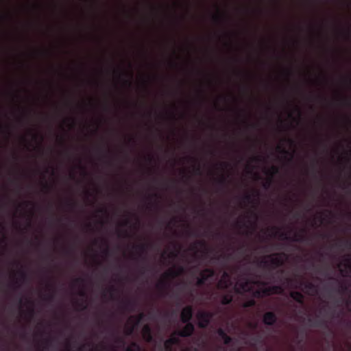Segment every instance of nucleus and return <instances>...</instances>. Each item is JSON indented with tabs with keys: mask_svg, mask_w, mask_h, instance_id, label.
Returning a JSON list of instances; mask_svg holds the SVG:
<instances>
[{
	"mask_svg": "<svg viewBox=\"0 0 351 351\" xmlns=\"http://www.w3.org/2000/svg\"><path fill=\"white\" fill-rule=\"evenodd\" d=\"M285 260V254L283 253H276L271 254L265 258H263L261 262V266L263 267H271L272 268H276L282 266L284 264Z\"/></svg>",
	"mask_w": 351,
	"mask_h": 351,
	"instance_id": "obj_1",
	"label": "nucleus"
},
{
	"mask_svg": "<svg viewBox=\"0 0 351 351\" xmlns=\"http://www.w3.org/2000/svg\"><path fill=\"white\" fill-rule=\"evenodd\" d=\"M214 313L210 311H200L197 312L196 317L198 320V326L200 328H206L210 324Z\"/></svg>",
	"mask_w": 351,
	"mask_h": 351,
	"instance_id": "obj_2",
	"label": "nucleus"
},
{
	"mask_svg": "<svg viewBox=\"0 0 351 351\" xmlns=\"http://www.w3.org/2000/svg\"><path fill=\"white\" fill-rule=\"evenodd\" d=\"M180 274V272L174 269H169L168 271L164 273L162 279H161L156 287L159 289H166L169 287L167 282L168 279H173L177 277Z\"/></svg>",
	"mask_w": 351,
	"mask_h": 351,
	"instance_id": "obj_3",
	"label": "nucleus"
},
{
	"mask_svg": "<svg viewBox=\"0 0 351 351\" xmlns=\"http://www.w3.org/2000/svg\"><path fill=\"white\" fill-rule=\"evenodd\" d=\"M250 217H252L254 221L252 222L250 221H245L243 218L238 219L235 222V226L238 228H247L248 226H252L253 228L256 227V221H258L259 216L254 211H252L250 213Z\"/></svg>",
	"mask_w": 351,
	"mask_h": 351,
	"instance_id": "obj_4",
	"label": "nucleus"
},
{
	"mask_svg": "<svg viewBox=\"0 0 351 351\" xmlns=\"http://www.w3.org/2000/svg\"><path fill=\"white\" fill-rule=\"evenodd\" d=\"M215 276V271L213 269L206 268L199 273V277L197 280L196 285L198 287H202L206 282Z\"/></svg>",
	"mask_w": 351,
	"mask_h": 351,
	"instance_id": "obj_5",
	"label": "nucleus"
},
{
	"mask_svg": "<svg viewBox=\"0 0 351 351\" xmlns=\"http://www.w3.org/2000/svg\"><path fill=\"white\" fill-rule=\"evenodd\" d=\"M185 324V326L182 330L176 331L174 334L181 337H191L195 332V326L192 322Z\"/></svg>",
	"mask_w": 351,
	"mask_h": 351,
	"instance_id": "obj_6",
	"label": "nucleus"
},
{
	"mask_svg": "<svg viewBox=\"0 0 351 351\" xmlns=\"http://www.w3.org/2000/svg\"><path fill=\"white\" fill-rule=\"evenodd\" d=\"M251 284L252 282L247 278H243L237 283L234 287L235 292L241 293L250 291L251 290Z\"/></svg>",
	"mask_w": 351,
	"mask_h": 351,
	"instance_id": "obj_7",
	"label": "nucleus"
},
{
	"mask_svg": "<svg viewBox=\"0 0 351 351\" xmlns=\"http://www.w3.org/2000/svg\"><path fill=\"white\" fill-rule=\"evenodd\" d=\"M193 315V308L192 306H186L181 311L180 319L182 323L191 322Z\"/></svg>",
	"mask_w": 351,
	"mask_h": 351,
	"instance_id": "obj_8",
	"label": "nucleus"
},
{
	"mask_svg": "<svg viewBox=\"0 0 351 351\" xmlns=\"http://www.w3.org/2000/svg\"><path fill=\"white\" fill-rule=\"evenodd\" d=\"M232 284L228 273L225 271L219 281L217 287L220 289L226 290L232 286Z\"/></svg>",
	"mask_w": 351,
	"mask_h": 351,
	"instance_id": "obj_9",
	"label": "nucleus"
},
{
	"mask_svg": "<svg viewBox=\"0 0 351 351\" xmlns=\"http://www.w3.org/2000/svg\"><path fill=\"white\" fill-rule=\"evenodd\" d=\"M131 216H134L135 217L136 222L138 223H139V219L137 216L130 212H126L125 217L118 222V226L119 228L131 227L132 225V219L130 218Z\"/></svg>",
	"mask_w": 351,
	"mask_h": 351,
	"instance_id": "obj_10",
	"label": "nucleus"
},
{
	"mask_svg": "<svg viewBox=\"0 0 351 351\" xmlns=\"http://www.w3.org/2000/svg\"><path fill=\"white\" fill-rule=\"evenodd\" d=\"M277 321V316L273 311L266 312L263 317V322L265 325L273 326Z\"/></svg>",
	"mask_w": 351,
	"mask_h": 351,
	"instance_id": "obj_11",
	"label": "nucleus"
},
{
	"mask_svg": "<svg viewBox=\"0 0 351 351\" xmlns=\"http://www.w3.org/2000/svg\"><path fill=\"white\" fill-rule=\"evenodd\" d=\"M279 169L276 166H272L269 169L266 171V173L269 176L265 182L263 183V187L268 189L272 182L273 177L275 174L278 173Z\"/></svg>",
	"mask_w": 351,
	"mask_h": 351,
	"instance_id": "obj_12",
	"label": "nucleus"
},
{
	"mask_svg": "<svg viewBox=\"0 0 351 351\" xmlns=\"http://www.w3.org/2000/svg\"><path fill=\"white\" fill-rule=\"evenodd\" d=\"M173 333L170 338L167 339L164 343L165 349L166 351H173V346L178 345L180 343V340Z\"/></svg>",
	"mask_w": 351,
	"mask_h": 351,
	"instance_id": "obj_13",
	"label": "nucleus"
},
{
	"mask_svg": "<svg viewBox=\"0 0 351 351\" xmlns=\"http://www.w3.org/2000/svg\"><path fill=\"white\" fill-rule=\"evenodd\" d=\"M64 219L69 220V217ZM64 219L62 217H55L54 215H51L46 219V223L51 227L56 226V225H62Z\"/></svg>",
	"mask_w": 351,
	"mask_h": 351,
	"instance_id": "obj_14",
	"label": "nucleus"
},
{
	"mask_svg": "<svg viewBox=\"0 0 351 351\" xmlns=\"http://www.w3.org/2000/svg\"><path fill=\"white\" fill-rule=\"evenodd\" d=\"M145 317V314L143 313H141L136 317H131L130 319H135V322L134 326H128L125 329L126 335H131L134 330V327L138 326L141 321Z\"/></svg>",
	"mask_w": 351,
	"mask_h": 351,
	"instance_id": "obj_15",
	"label": "nucleus"
},
{
	"mask_svg": "<svg viewBox=\"0 0 351 351\" xmlns=\"http://www.w3.org/2000/svg\"><path fill=\"white\" fill-rule=\"evenodd\" d=\"M300 286L303 287L304 290L307 291L308 294H310V291L313 293H317V286L311 282H304L302 281L300 282Z\"/></svg>",
	"mask_w": 351,
	"mask_h": 351,
	"instance_id": "obj_16",
	"label": "nucleus"
},
{
	"mask_svg": "<svg viewBox=\"0 0 351 351\" xmlns=\"http://www.w3.org/2000/svg\"><path fill=\"white\" fill-rule=\"evenodd\" d=\"M290 297L298 304L303 305L304 304V295L296 291H291L289 294Z\"/></svg>",
	"mask_w": 351,
	"mask_h": 351,
	"instance_id": "obj_17",
	"label": "nucleus"
},
{
	"mask_svg": "<svg viewBox=\"0 0 351 351\" xmlns=\"http://www.w3.org/2000/svg\"><path fill=\"white\" fill-rule=\"evenodd\" d=\"M331 280H334L339 284V289H337V292L340 294H344L348 291H350V285H347L343 282H339L338 280L330 278Z\"/></svg>",
	"mask_w": 351,
	"mask_h": 351,
	"instance_id": "obj_18",
	"label": "nucleus"
},
{
	"mask_svg": "<svg viewBox=\"0 0 351 351\" xmlns=\"http://www.w3.org/2000/svg\"><path fill=\"white\" fill-rule=\"evenodd\" d=\"M122 303L124 309L130 311H133L136 306V301L134 300L128 299L123 301Z\"/></svg>",
	"mask_w": 351,
	"mask_h": 351,
	"instance_id": "obj_19",
	"label": "nucleus"
},
{
	"mask_svg": "<svg viewBox=\"0 0 351 351\" xmlns=\"http://www.w3.org/2000/svg\"><path fill=\"white\" fill-rule=\"evenodd\" d=\"M143 335L144 339L147 342H151L153 340L152 329L149 325H145L143 328Z\"/></svg>",
	"mask_w": 351,
	"mask_h": 351,
	"instance_id": "obj_20",
	"label": "nucleus"
},
{
	"mask_svg": "<svg viewBox=\"0 0 351 351\" xmlns=\"http://www.w3.org/2000/svg\"><path fill=\"white\" fill-rule=\"evenodd\" d=\"M217 335L223 340V343L226 345L230 344L232 341V339L228 336L226 332L222 328L217 330Z\"/></svg>",
	"mask_w": 351,
	"mask_h": 351,
	"instance_id": "obj_21",
	"label": "nucleus"
},
{
	"mask_svg": "<svg viewBox=\"0 0 351 351\" xmlns=\"http://www.w3.org/2000/svg\"><path fill=\"white\" fill-rule=\"evenodd\" d=\"M232 300L233 297L231 293L224 294L221 297V303L223 305H228L232 302Z\"/></svg>",
	"mask_w": 351,
	"mask_h": 351,
	"instance_id": "obj_22",
	"label": "nucleus"
},
{
	"mask_svg": "<svg viewBox=\"0 0 351 351\" xmlns=\"http://www.w3.org/2000/svg\"><path fill=\"white\" fill-rule=\"evenodd\" d=\"M271 295L274 293H281L283 291L282 287L280 285H273L270 286Z\"/></svg>",
	"mask_w": 351,
	"mask_h": 351,
	"instance_id": "obj_23",
	"label": "nucleus"
},
{
	"mask_svg": "<svg viewBox=\"0 0 351 351\" xmlns=\"http://www.w3.org/2000/svg\"><path fill=\"white\" fill-rule=\"evenodd\" d=\"M308 321L309 323H311V324L312 326H322L326 325L325 322L322 319H317V320L314 321L313 319L309 318L308 319Z\"/></svg>",
	"mask_w": 351,
	"mask_h": 351,
	"instance_id": "obj_24",
	"label": "nucleus"
},
{
	"mask_svg": "<svg viewBox=\"0 0 351 351\" xmlns=\"http://www.w3.org/2000/svg\"><path fill=\"white\" fill-rule=\"evenodd\" d=\"M117 291L116 288L114 286H111L108 289H105L103 291V295L105 297L107 293H110V298L114 299V295L115 291Z\"/></svg>",
	"mask_w": 351,
	"mask_h": 351,
	"instance_id": "obj_25",
	"label": "nucleus"
},
{
	"mask_svg": "<svg viewBox=\"0 0 351 351\" xmlns=\"http://www.w3.org/2000/svg\"><path fill=\"white\" fill-rule=\"evenodd\" d=\"M277 149L280 153H282L285 155H289L290 156V160L293 158V154L289 153L287 149L285 148H282L281 146H278Z\"/></svg>",
	"mask_w": 351,
	"mask_h": 351,
	"instance_id": "obj_26",
	"label": "nucleus"
},
{
	"mask_svg": "<svg viewBox=\"0 0 351 351\" xmlns=\"http://www.w3.org/2000/svg\"><path fill=\"white\" fill-rule=\"evenodd\" d=\"M55 292L53 291L51 293L45 295L43 300L47 302H52L54 300Z\"/></svg>",
	"mask_w": 351,
	"mask_h": 351,
	"instance_id": "obj_27",
	"label": "nucleus"
},
{
	"mask_svg": "<svg viewBox=\"0 0 351 351\" xmlns=\"http://www.w3.org/2000/svg\"><path fill=\"white\" fill-rule=\"evenodd\" d=\"M218 184L222 186H226L228 182L227 177L225 176H221L218 180H217Z\"/></svg>",
	"mask_w": 351,
	"mask_h": 351,
	"instance_id": "obj_28",
	"label": "nucleus"
},
{
	"mask_svg": "<svg viewBox=\"0 0 351 351\" xmlns=\"http://www.w3.org/2000/svg\"><path fill=\"white\" fill-rule=\"evenodd\" d=\"M97 213L104 215L106 218H108L110 215L108 210L105 208H99L97 209Z\"/></svg>",
	"mask_w": 351,
	"mask_h": 351,
	"instance_id": "obj_29",
	"label": "nucleus"
},
{
	"mask_svg": "<svg viewBox=\"0 0 351 351\" xmlns=\"http://www.w3.org/2000/svg\"><path fill=\"white\" fill-rule=\"evenodd\" d=\"M243 199L244 202H247V203H252L254 200V199L252 197V196L248 193L245 194L243 196Z\"/></svg>",
	"mask_w": 351,
	"mask_h": 351,
	"instance_id": "obj_30",
	"label": "nucleus"
},
{
	"mask_svg": "<svg viewBox=\"0 0 351 351\" xmlns=\"http://www.w3.org/2000/svg\"><path fill=\"white\" fill-rule=\"evenodd\" d=\"M256 304V301L254 300V299H251V300H247V302H245L244 303V307H253Z\"/></svg>",
	"mask_w": 351,
	"mask_h": 351,
	"instance_id": "obj_31",
	"label": "nucleus"
},
{
	"mask_svg": "<svg viewBox=\"0 0 351 351\" xmlns=\"http://www.w3.org/2000/svg\"><path fill=\"white\" fill-rule=\"evenodd\" d=\"M18 274L19 276V280L24 282L27 280V274L24 271H19Z\"/></svg>",
	"mask_w": 351,
	"mask_h": 351,
	"instance_id": "obj_32",
	"label": "nucleus"
},
{
	"mask_svg": "<svg viewBox=\"0 0 351 351\" xmlns=\"http://www.w3.org/2000/svg\"><path fill=\"white\" fill-rule=\"evenodd\" d=\"M67 206L71 208V209H73L75 208L76 206H77V202L73 201V199H69L68 202H67Z\"/></svg>",
	"mask_w": 351,
	"mask_h": 351,
	"instance_id": "obj_33",
	"label": "nucleus"
},
{
	"mask_svg": "<svg viewBox=\"0 0 351 351\" xmlns=\"http://www.w3.org/2000/svg\"><path fill=\"white\" fill-rule=\"evenodd\" d=\"M261 291H262L263 295H271L270 286L262 289Z\"/></svg>",
	"mask_w": 351,
	"mask_h": 351,
	"instance_id": "obj_34",
	"label": "nucleus"
},
{
	"mask_svg": "<svg viewBox=\"0 0 351 351\" xmlns=\"http://www.w3.org/2000/svg\"><path fill=\"white\" fill-rule=\"evenodd\" d=\"M319 222V223H322L325 220V217L323 216L322 213H320L318 216L315 217V221H317Z\"/></svg>",
	"mask_w": 351,
	"mask_h": 351,
	"instance_id": "obj_35",
	"label": "nucleus"
},
{
	"mask_svg": "<svg viewBox=\"0 0 351 351\" xmlns=\"http://www.w3.org/2000/svg\"><path fill=\"white\" fill-rule=\"evenodd\" d=\"M33 215H34V211H33V210H32L30 211L29 214L26 216L27 217L26 220H27L28 226H30V224H31L32 218Z\"/></svg>",
	"mask_w": 351,
	"mask_h": 351,
	"instance_id": "obj_36",
	"label": "nucleus"
},
{
	"mask_svg": "<svg viewBox=\"0 0 351 351\" xmlns=\"http://www.w3.org/2000/svg\"><path fill=\"white\" fill-rule=\"evenodd\" d=\"M213 19L216 22H221L223 19V16L221 14L213 16Z\"/></svg>",
	"mask_w": 351,
	"mask_h": 351,
	"instance_id": "obj_37",
	"label": "nucleus"
},
{
	"mask_svg": "<svg viewBox=\"0 0 351 351\" xmlns=\"http://www.w3.org/2000/svg\"><path fill=\"white\" fill-rule=\"evenodd\" d=\"M85 280L83 278H77L74 280V283L75 285H80L84 282Z\"/></svg>",
	"mask_w": 351,
	"mask_h": 351,
	"instance_id": "obj_38",
	"label": "nucleus"
},
{
	"mask_svg": "<svg viewBox=\"0 0 351 351\" xmlns=\"http://www.w3.org/2000/svg\"><path fill=\"white\" fill-rule=\"evenodd\" d=\"M293 217L295 219L298 220L299 219H300L302 217V213L299 211H296L293 214Z\"/></svg>",
	"mask_w": 351,
	"mask_h": 351,
	"instance_id": "obj_39",
	"label": "nucleus"
},
{
	"mask_svg": "<svg viewBox=\"0 0 351 351\" xmlns=\"http://www.w3.org/2000/svg\"><path fill=\"white\" fill-rule=\"evenodd\" d=\"M197 214L204 218L206 217V212L205 211L204 208H202V209L197 210Z\"/></svg>",
	"mask_w": 351,
	"mask_h": 351,
	"instance_id": "obj_40",
	"label": "nucleus"
},
{
	"mask_svg": "<svg viewBox=\"0 0 351 351\" xmlns=\"http://www.w3.org/2000/svg\"><path fill=\"white\" fill-rule=\"evenodd\" d=\"M254 295L256 298H262L263 296L261 289L256 291Z\"/></svg>",
	"mask_w": 351,
	"mask_h": 351,
	"instance_id": "obj_41",
	"label": "nucleus"
},
{
	"mask_svg": "<svg viewBox=\"0 0 351 351\" xmlns=\"http://www.w3.org/2000/svg\"><path fill=\"white\" fill-rule=\"evenodd\" d=\"M194 172L197 175H200L202 173V171H201V168H200L199 165L195 167Z\"/></svg>",
	"mask_w": 351,
	"mask_h": 351,
	"instance_id": "obj_42",
	"label": "nucleus"
},
{
	"mask_svg": "<svg viewBox=\"0 0 351 351\" xmlns=\"http://www.w3.org/2000/svg\"><path fill=\"white\" fill-rule=\"evenodd\" d=\"M25 206H32L33 207L35 206V204L33 202L31 201H25L23 202Z\"/></svg>",
	"mask_w": 351,
	"mask_h": 351,
	"instance_id": "obj_43",
	"label": "nucleus"
},
{
	"mask_svg": "<svg viewBox=\"0 0 351 351\" xmlns=\"http://www.w3.org/2000/svg\"><path fill=\"white\" fill-rule=\"evenodd\" d=\"M178 222V219L176 217H173L172 218L168 223V225H171V224H176V223Z\"/></svg>",
	"mask_w": 351,
	"mask_h": 351,
	"instance_id": "obj_44",
	"label": "nucleus"
},
{
	"mask_svg": "<svg viewBox=\"0 0 351 351\" xmlns=\"http://www.w3.org/2000/svg\"><path fill=\"white\" fill-rule=\"evenodd\" d=\"M76 304L78 306L81 307L82 310L86 308V305H84L83 302H81V303L77 302Z\"/></svg>",
	"mask_w": 351,
	"mask_h": 351,
	"instance_id": "obj_45",
	"label": "nucleus"
},
{
	"mask_svg": "<svg viewBox=\"0 0 351 351\" xmlns=\"http://www.w3.org/2000/svg\"><path fill=\"white\" fill-rule=\"evenodd\" d=\"M28 313L31 317H32L34 315V309L33 308H31L28 311Z\"/></svg>",
	"mask_w": 351,
	"mask_h": 351,
	"instance_id": "obj_46",
	"label": "nucleus"
},
{
	"mask_svg": "<svg viewBox=\"0 0 351 351\" xmlns=\"http://www.w3.org/2000/svg\"><path fill=\"white\" fill-rule=\"evenodd\" d=\"M115 341L117 343H124L123 339L122 338H121V337H117Z\"/></svg>",
	"mask_w": 351,
	"mask_h": 351,
	"instance_id": "obj_47",
	"label": "nucleus"
},
{
	"mask_svg": "<svg viewBox=\"0 0 351 351\" xmlns=\"http://www.w3.org/2000/svg\"><path fill=\"white\" fill-rule=\"evenodd\" d=\"M43 188L46 189L47 191H49L51 189V186L49 185L47 182H45L43 184Z\"/></svg>",
	"mask_w": 351,
	"mask_h": 351,
	"instance_id": "obj_48",
	"label": "nucleus"
},
{
	"mask_svg": "<svg viewBox=\"0 0 351 351\" xmlns=\"http://www.w3.org/2000/svg\"><path fill=\"white\" fill-rule=\"evenodd\" d=\"M252 161H256V162H259L261 160V157L260 156H254L252 158Z\"/></svg>",
	"mask_w": 351,
	"mask_h": 351,
	"instance_id": "obj_49",
	"label": "nucleus"
},
{
	"mask_svg": "<svg viewBox=\"0 0 351 351\" xmlns=\"http://www.w3.org/2000/svg\"><path fill=\"white\" fill-rule=\"evenodd\" d=\"M45 343L46 344V346H50L51 343V339H45Z\"/></svg>",
	"mask_w": 351,
	"mask_h": 351,
	"instance_id": "obj_50",
	"label": "nucleus"
},
{
	"mask_svg": "<svg viewBox=\"0 0 351 351\" xmlns=\"http://www.w3.org/2000/svg\"><path fill=\"white\" fill-rule=\"evenodd\" d=\"M344 80L349 84H351V78L350 77H346L344 78Z\"/></svg>",
	"mask_w": 351,
	"mask_h": 351,
	"instance_id": "obj_51",
	"label": "nucleus"
},
{
	"mask_svg": "<svg viewBox=\"0 0 351 351\" xmlns=\"http://www.w3.org/2000/svg\"><path fill=\"white\" fill-rule=\"evenodd\" d=\"M343 302V299L342 298H339V300H336V304H337V306H339V303H342Z\"/></svg>",
	"mask_w": 351,
	"mask_h": 351,
	"instance_id": "obj_52",
	"label": "nucleus"
},
{
	"mask_svg": "<svg viewBox=\"0 0 351 351\" xmlns=\"http://www.w3.org/2000/svg\"><path fill=\"white\" fill-rule=\"evenodd\" d=\"M79 295L82 297H85L86 296V293L84 291L82 290L79 292Z\"/></svg>",
	"mask_w": 351,
	"mask_h": 351,
	"instance_id": "obj_53",
	"label": "nucleus"
},
{
	"mask_svg": "<svg viewBox=\"0 0 351 351\" xmlns=\"http://www.w3.org/2000/svg\"><path fill=\"white\" fill-rule=\"evenodd\" d=\"M285 241H306L305 240H300V239H291V240H285Z\"/></svg>",
	"mask_w": 351,
	"mask_h": 351,
	"instance_id": "obj_54",
	"label": "nucleus"
},
{
	"mask_svg": "<svg viewBox=\"0 0 351 351\" xmlns=\"http://www.w3.org/2000/svg\"><path fill=\"white\" fill-rule=\"evenodd\" d=\"M124 83L127 84L128 86H130L132 85V82L130 80H125Z\"/></svg>",
	"mask_w": 351,
	"mask_h": 351,
	"instance_id": "obj_55",
	"label": "nucleus"
},
{
	"mask_svg": "<svg viewBox=\"0 0 351 351\" xmlns=\"http://www.w3.org/2000/svg\"><path fill=\"white\" fill-rule=\"evenodd\" d=\"M270 228H271L272 230H275V231H276V230H278L279 229V228H278V226H271V227H270Z\"/></svg>",
	"mask_w": 351,
	"mask_h": 351,
	"instance_id": "obj_56",
	"label": "nucleus"
},
{
	"mask_svg": "<svg viewBox=\"0 0 351 351\" xmlns=\"http://www.w3.org/2000/svg\"><path fill=\"white\" fill-rule=\"evenodd\" d=\"M343 101H344L345 104H346L347 106H350V102L348 99H343Z\"/></svg>",
	"mask_w": 351,
	"mask_h": 351,
	"instance_id": "obj_57",
	"label": "nucleus"
},
{
	"mask_svg": "<svg viewBox=\"0 0 351 351\" xmlns=\"http://www.w3.org/2000/svg\"><path fill=\"white\" fill-rule=\"evenodd\" d=\"M346 35L347 37H350V29H348L346 30Z\"/></svg>",
	"mask_w": 351,
	"mask_h": 351,
	"instance_id": "obj_58",
	"label": "nucleus"
},
{
	"mask_svg": "<svg viewBox=\"0 0 351 351\" xmlns=\"http://www.w3.org/2000/svg\"><path fill=\"white\" fill-rule=\"evenodd\" d=\"M152 197H156V198H158L159 197V195L158 193H153L152 195Z\"/></svg>",
	"mask_w": 351,
	"mask_h": 351,
	"instance_id": "obj_59",
	"label": "nucleus"
},
{
	"mask_svg": "<svg viewBox=\"0 0 351 351\" xmlns=\"http://www.w3.org/2000/svg\"><path fill=\"white\" fill-rule=\"evenodd\" d=\"M259 195V193L258 191H254V197H258Z\"/></svg>",
	"mask_w": 351,
	"mask_h": 351,
	"instance_id": "obj_60",
	"label": "nucleus"
},
{
	"mask_svg": "<svg viewBox=\"0 0 351 351\" xmlns=\"http://www.w3.org/2000/svg\"><path fill=\"white\" fill-rule=\"evenodd\" d=\"M152 159H153L152 156H149V155L147 156V160H148L149 162H151V161L152 160Z\"/></svg>",
	"mask_w": 351,
	"mask_h": 351,
	"instance_id": "obj_61",
	"label": "nucleus"
},
{
	"mask_svg": "<svg viewBox=\"0 0 351 351\" xmlns=\"http://www.w3.org/2000/svg\"><path fill=\"white\" fill-rule=\"evenodd\" d=\"M325 212L327 213L329 215H332V212L331 210H326Z\"/></svg>",
	"mask_w": 351,
	"mask_h": 351,
	"instance_id": "obj_62",
	"label": "nucleus"
},
{
	"mask_svg": "<svg viewBox=\"0 0 351 351\" xmlns=\"http://www.w3.org/2000/svg\"><path fill=\"white\" fill-rule=\"evenodd\" d=\"M81 168H82V169L83 174H84V175H86V174H87V173H86V171L85 170V169H84V167H81Z\"/></svg>",
	"mask_w": 351,
	"mask_h": 351,
	"instance_id": "obj_63",
	"label": "nucleus"
},
{
	"mask_svg": "<svg viewBox=\"0 0 351 351\" xmlns=\"http://www.w3.org/2000/svg\"><path fill=\"white\" fill-rule=\"evenodd\" d=\"M249 126L252 128H256V124H250L249 125Z\"/></svg>",
	"mask_w": 351,
	"mask_h": 351,
	"instance_id": "obj_64",
	"label": "nucleus"
}]
</instances>
